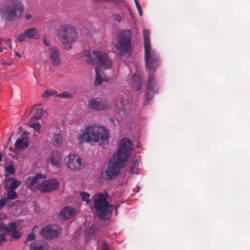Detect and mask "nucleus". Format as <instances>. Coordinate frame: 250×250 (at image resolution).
Listing matches in <instances>:
<instances>
[{"mask_svg":"<svg viewBox=\"0 0 250 250\" xmlns=\"http://www.w3.org/2000/svg\"><path fill=\"white\" fill-rule=\"evenodd\" d=\"M43 43L46 46H49L50 45L49 41L45 38L43 39Z\"/></svg>","mask_w":250,"mask_h":250,"instance_id":"37998d69","label":"nucleus"},{"mask_svg":"<svg viewBox=\"0 0 250 250\" xmlns=\"http://www.w3.org/2000/svg\"><path fill=\"white\" fill-rule=\"evenodd\" d=\"M56 97H60V98H65V99H68V98H71L73 97V95L72 94H69L67 92H63L62 93V94H58L56 95Z\"/></svg>","mask_w":250,"mask_h":250,"instance_id":"72a5a7b5","label":"nucleus"},{"mask_svg":"<svg viewBox=\"0 0 250 250\" xmlns=\"http://www.w3.org/2000/svg\"><path fill=\"white\" fill-rule=\"evenodd\" d=\"M101 247L102 248V250H109L107 244L105 242H103L102 243Z\"/></svg>","mask_w":250,"mask_h":250,"instance_id":"79ce46f5","label":"nucleus"},{"mask_svg":"<svg viewBox=\"0 0 250 250\" xmlns=\"http://www.w3.org/2000/svg\"><path fill=\"white\" fill-rule=\"evenodd\" d=\"M62 155L58 151H53L50 155L48 161L53 167L57 168H60L62 166L61 160Z\"/></svg>","mask_w":250,"mask_h":250,"instance_id":"dca6fc26","label":"nucleus"},{"mask_svg":"<svg viewBox=\"0 0 250 250\" xmlns=\"http://www.w3.org/2000/svg\"><path fill=\"white\" fill-rule=\"evenodd\" d=\"M134 2L135 3L136 8L138 11L139 15L140 16H142L143 15V10L141 6L139 4V2L138 0H134Z\"/></svg>","mask_w":250,"mask_h":250,"instance_id":"c9c22d12","label":"nucleus"},{"mask_svg":"<svg viewBox=\"0 0 250 250\" xmlns=\"http://www.w3.org/2000/svg\"><path fill=\"white\" fill-rule=\"evenodd\" d=\"M52 139L53 144L58 147L61 146L62 143V135L60 133H55L52 136H49Z\"/></svg>","mask_w":250,"mask_h":250,"instance_id":"5701e85b","label":"nucleus"},{"mask_svg":"<svg viewBox=\"0 0 250 250\" xmlns=\"http://www.w3.org/2000/svg\"><path fill=\"white\" fill-rule=\"evenodd\" d=\"M43 114V109L42 108H37L36 113L34 116H33L31 118V122H33L36 120L40 119Z\"/></svg>","mask_w":250,"mask_h":250,"instance_id":"a878e982","label":"nucleus"},{"mask_svg":"<svg viewBox=\"0 0 250 250\" xmlns=\"http://www.w3.org/2000/svg\"><path fill=\"white\" fill-rule=\"evenodd\" d=\"M133 146L130 140L124 138L120 142L119 149L110 160L107 169L105 171L106 178L111 180L116 177L124 167L130 155Z\"/></svg>","mask_w":250,"mask_h":250,"instance_id":"f257e3e1","label":"nucleus"},{"mask_svg":"<svg viewBox=\"0 0 250 250\" xmlns=\"http://www.w3.org/2000/svg\"><path fill=\"white\" fill-rule=\"evenodd\" d=\"M57 37L63 44H70L78 39L76 28L70 24L61 25L57 31Z\"/></svg>","mask_w":250,"mask_h":250,"instance_id":"0eeeda50","label":"nucleus"},{"mask_svg":"<svg viewBox=\"0 0 250 250\" xmlns=\"http://www.w3.org/2000/svg\"><path fill=\"white\" fill-rule=\"evenodd\" d=\"M61 232V229L58 226L50 225L42 229L40 234L45 239L51 240L57 237Z\"/></svg>","mask_w":250,"mask_h":250,"instance_id":"f8f14e48","label":"nucleus"},{"mask_svg":"<svg viewBox=\"0 0 250 250\" xmlns=\"http://www.w3.org/2000/svg\"><path fill=\"white\" fill-rule=\"evenodd\" d=\"M75 213V210L71 207H66L60 211V218L62 220L69 219Z\"/></svg>","mask_w":250,"mask_h":250,"instance_id":"aec40b11","label":"nucleus"},{"mask_svg":"<svg viewBox=\"0 0 250 250\" xmlns=\"http://www.w3.org/2000/svg\"><path fill=\"white\" fill-rule=\"evenodd\" d=\"M67 167L71 171H79L84 167V162L78 156L70 153L64 158Z\"/></svg>","mask_w":250,"mask_h":250,"instance_id":"6e6552de","label":"nucleus"},{"mask_svg":"<svg viewBox=\"0 0 250 250\" xmlns=\"http://www.w3.org/2000/svg\"><path fill=\"white\" fill-rule=\"evenodd\" d=\"M49 58L52 64L54 66H58L60 63V56L59 51L55 47L49 49Z\"/></svg>","mask_w":250,"mask_h":250,"instance_id":"a211bd4d","label":"nucleus"},{"mask_svg":"<svg viewBox=\"0 0 250 250\" xmlns=\"http://www.w3.org/2000/svg\"><path fill=\"white\" fill-rule=\"evenodd\" d=\"M10 150L11 151H12V148H10Z\"/></svg>","mask_w":250,"mask_h":250,"instance_id":"864d4df0","label":"nucleus"},{"mask_svg":"<svg viewBox=\"0 0 250 250\" xmlns=\"http://www.w3.org/2000/svg\"><path fill=\"white\" fill-rule=\"evenodd\" d=\"M49 246L45 242L36 241L30 244V250H49Z\"/></svg>","mask_w":250,"mask_h":250,"instance_id":"412c9836","label":"nucleus"},{"mask_svg":"<svg viewBox=\"0 0 250 250\" xmlns=\"http://www.w3.org/2000/svg\"><path fill=\"white\" fill-rule=\"evenodd\" d=\"M3 42H5L6 45L7 46V47L9 48L10 49H11L12 48V46L11 43V40L8 39L3 41Z\"/></svg>","mask_w":250,"mask_h":250,"instance_id":"ea45409f","label":"nucleus"},{"mask_svg":"<svg viewBox=\"0 0 250 250\" xmlns=\"http://www.w3.org/2000/svg\"><path fill=\"white\" fill-rule=\"evenodd\" d=\"M1 159H2V155H1V153H0V162L1 160Z\"/></svg>","mask_w":250,"mask_h":250,"instance_id":"3c124183","label":"nucleus"},{"mask_svg":"<svg viewBox=\"0 0 250 250\" xmlns=\"http://www.w3.org/2000/svg\"><path fill=\"white\" fill-rule=\"evenodd\" d=\"M111 18L114 21L119 22L121 21L122 17L120 14H114L112 15Z\"/></svg>","mask_w":250,"mask_h":250,"instance_id":"473e14b6","label":"nucleus"},{"mask_svg":"<svg viewBox=\"0 0 250 250\" xmlns=\"http://www.w3.org/2000/svg\"><path fill=\"white\" fill-rule=\"evenodd\" d=\"M93 229H92L87 230L84 232V236L86 239H88L89 237H91V236L90 235L91 233H93Z\"/></svg>","mask_w":250,"mask_h":250,"instance_id":"4c0bfd02","label":"nucleus"},{"mask_svg":"<svg viewBox=\"0 0 250 250\" xmlns=\"http://www.w3.org/2000/svg\"><path fill=\"white\" fill-rule=\"evenodd\" d=\"M1 45L0 44V53L3 51V48L1 46Z\"/></svg>","mask_w":250,"mask_h":250,"instance_id":"de8ad7c7","label":"nucleus"},{"mask_svg":"<svg viewBox=\"0 0 250 250\" xmlns=\"http://www.w3.org/2000/svg\"><path fill=\"white\" fill-rule=\"evenodd\" d=\"M80 56L88 63L98 65V67L95 68L96 79L94 83L95 86L101 85L103 81L107 82V80L102 77L99 70V68L106 69L112 66V62L106 53L100 51H90L86 50L82 52Z\"/></svg>","mask_w":250,"mask_h":250,"instance_id":"f03ea898","label":"nucleus"},{"mask_svg":"<svg viewBox=\"0 0 250 250\" xmlns=\"http://www.w3.org/2000/svg\"><path fill=\"white\" fill-rule=\"evenodd\" d=\"M128 83L132 86L135 90H139L141 89L142 83L139 75L135 73L132 74L128 80Z\"/></svg>","mask_w":250,"mask_h":250,"instance_id":"6ab92c4d","label":"nucleus"},{"mask_svg":"<svg viewBox=\"0 0 250 250\" xmlns=\"http://www.w3.org/2000/svg\"><path fill=\"white\" fill-rule=\"evenodd\" d=\"M88 106L90 109L99 111L106 110L111 107L106 99L99 97L90 100Z\"/></svg>","mask_w":250,"mask_h":250,"instance_id":"9d476101","label":"nucleus"},{"mask_svg":"<svg viewBox=\"0 0 250 250\" xmlns=\"http://www.w3.org/2000/svg\"><path fill=\"white\" fill-rule=\"evenodd\" d=\"M39 38V35L36 29L31 28L26 29L24 32L19 35L17 37L18 41L19 42H22L27 39H37Z\"/></svg>","mask_w":250,"mask_h":250,"instance_id":"2eb2a0df","label":"nucleus"},{"mask_svg":"<svg viewBox=\"0 0 250 250\" xmlns=\"http://www.w3.org/2000/svg\"><path fill=\"white\" fill-rule=\"evenodd\" d=\"M109 134L104 126L91 125L86 126L79 135L78 140L81 144L84 142H99L106 144L108 142Z\"/></svg>","mask_w":250,"mask_h":250,"instance_id":"7ed1b4c3","label":"nucleus"},{"mask_svg":"<svg viewBox=\"0 0 250 250\" xmlns=\"http://www.w3.org/2000/svg\"><path fill=\"white\" fill-rule=\"evenodd\" d=\"M32 18V16L31 15H27L26 16V18L27 20H30V19H31Z\"/></svg>","mask_w":250,"mask_h":250,"instance_id":"a18cd8bd","label":"nucleus"},{"mask_svg":"<svg viewBox=\"0 0 250 250\" xmlns=\"http://www.w3.org/2000/svg\"><path fill=\"white\" fill-rule=\"evenodd\" d=\"M9 180H11L12 181L9 186H8L7 184L5 185L4 188L6 190H8L9 189L15 190L21 184V181L16 179L7 178L6 179V181Z\"/></svg>","mask_w":250,"mask_h":250,"instance_id":"4be33fe9","label":"nucleus"},{"mask_svg":"<svg viewBox=\"0 0 250 250\" xmlns=\"http://www.w3.org/2000/svg\"><path fill=\"white\" fill-rule=\"evenodd\" d=\"M80 196L82 199L86 202V203H89L90 202V200L89 199L90 194L86 192H81L80 193Z\"/></svg>","mask_w":250,"mask_h":250,"instance_id":"c85d7f7f","label":"nucleus"},{"mask_svg":"<svg viewBox=\"0 0 250 250\" xmlns=\"http://www.w3.org/2000/svg\"><path fill=\"white\" fill-rule=\"evenodd\" d=\"M1 228L8 234H10L12 232L14 231L17 229V227L15 223L11 222L9 223L7 225H3Z\"/></svg>","mask_w":250,"mask_h":250,"instance_id":"b1692460","label":"nucleus"},{"mask_svg":"<svg viewBox=\"0 0 250 250\" xmlns=\"http://www.w3.org/2000/svg\"><path fill=\"white\" fill-rule=\"evenodd\" d=\"M29 146V139L26 132H24L15 143V147L18 149H23Z\"/></svg>","mask_w":250,"mask_h":250,"instance_id":"f3484780","label":"nucleus"},{"mask_svg":"<svg viewBox=\"0 0 250 250\" xmlns=\"http://www.w3.org/2000/svg\"><path fill=\"white\" fill-rule=\"evenodd\" d=\"M15 172V169L13 165H9L7 166L5 169V176L7 177L13 174Z\"/></svg>","mask_w":250,"mask_h":250,"instance_id":"bb28decb","label":"nucleus"},{"mask_svg":"<svg viewBox=\"0 0 250 250\" xmlns=\"http://www.w3.org/2000/svg\"><path fill=\"white\" fill-rule=\"evenodd\" d=\"M71 46L70 45H69L68 46H67L65 47V49L66 50H69L70 48H71Z\"/></svg>","mask_w":250,"mask_h":250,"instance_id":"49530a36","label":"nucleus"},{"mask_svg":"<svg viewBox=\"0 0 250 250\" xmlns=\"http://www.w3.org/2000/svg\"><path fill=\"white\" fill-rule=\"evenodd\" d=\"M158 88L155 81V77L153 74H150L147 79V89L146 92V98L147 101L151 99L154 93L157 92Z\"/></svg>","mask_w":250,"mask_h":250,"instance_id":"4468645a","label":"nucleus"},{"mask_svg":"<svg viewBox=\"0 0 250 250\" xmlns=\"http://www.w3.org/2000/svg\"><path fill=\"white\" fill-rule=\"evenodd\" d=\"M5 14L9 19L20 17L23 11L21 3L18 0H11L7 3Z\"/></svg>","mask_w":250,"mask_h":250,"instance_id":"1a4fd4ad","label":"nucleus"},{"mask_svg":"<svg viewBox=\"0 0 250 250\" xmlns=\"http://www.w3.org/2000/svg\"><path fill=\"white\" fill-rule=\"evenodd\" d=\"M7 191V198L9 200H14L17 197V192L13 190L9 189Z\"/></svg>","mask_w":250,"mask_h":250,"instance_id":"cd10ccee","label":"nucleus"},{"mask_svg":"<svg viewBox=\"0 0 250 250\" xmlns=\"http://www.w3.org/2000/svg\"><path fill=\"white\" fill-rule=\"evenodd\" d=\"M46 177L45 174L38 173L34 176L28 177L25 182V185L32 191H39L40 183H38V181L40 179H45Z\"/></svg>","mask_w":250,"mask_h":250,"instance_id":"ddd939ff","label":"nucleus"},{"mask_svg":"<svg viewBox=\"0 0 250 250\" xmlns=\"http://www.w3.org/2000/svg\"><path fill=\"white\" fill-rule=\"evenodd\" d=\"M145 59L146 68L149 73L153 72L160 64V57L157 51L152 48L150 43L149 31L143 30Z\"/></svg>","mask_w":250,"mask_h":250,"instance_id":"20e7f679","label":"nucleus"},{"mask_svg":"<svg viewBox=\"0 0 250 250\" xmlns=\"http://www.w3.org/2000/svg\"><path fill=\"white\" fill-rule=\"evenodd\" d=\"M139 161L138 160H136L133 162L132 164V166H131L130 171L132 174H134L136 173V167L139 165Z\"/></svg>","mask_w":250,"mask_h":250,"instance_id":"2f4dec72","label":"nucleus"},{"mask_svg":"<svg viewBox=\"0 0 250 250\" xmlns=\"http://www.w3.org/2000/svg\"><path fill=\"white\" fill-rule=\"evenodd\" d=\"M131 38V32L129 30L122 31L117 34L115 46L121 57H126L130 54L132 48Z\"/></svg>","mask_w":250,"mask_h":250,"instance_id":"423d86ee","label":"nucleus"},{"mask_svg":"<svg viewBox=\"0 0 250 250\" xmlns=\"http://www.w3.org/2000/svg\"><path fill=\"white\" fill-rule=\"evenodd\" d=\"M3 42L0 38V44L2 45V42Z\"/></svg>","mask_w":250,"mask_h":250,"instance_id":"8fccbe9b","label":"nucleus"},{"mask_svg":"<svg viewBox=\"0 0 250 250\" xmlns=\"http://www.w3.org/2000/svg\"><path fill=\"white\" fill-rule=\"evenodd\" d=\"M6 218V216L2 213H0V220H2Z\"/></svg>","mask_w":250,"mask_h":250,"instance_id":"c03bdc74","label":"nucleus"},{"mask_svg":"<svg viewBox=\"0 0 250 250\" xmlns=\"http://www.w3.org/2000/svg\"><path fill=\"white\" fill-rule=\"evenodd\" d=\"M16 55L17 56L19 57H21V54H20L19 53H17L16 54Z\"/></svg>","mask_w":250,"mask_h":250,"instance_id":"09e8293b","label":"nucleus"},{"mask_svg":"<svg viewBox=\"0 0 250 250\" xmlns=\"http://www.w3.org/2000/svg\"><path fill=\"white\" fill-rule=\"evenodd\" d=\"M6 64V63H5V62H2V63H1V64H2V65H3V64Z\"/></svg>","mask_w":250,"mask_h":250,"instance_id":"603ef678","label":"nucleus"},{"mask_svg":"<svg viewBox=\"0 0 250 250\" xmlns=\"http://www.w3.org/2000/svg\"><path fill=\"white\" fill-rule=\"evenodd\" d=\"M108 195L107 192H100L92 197V211L100 219L105 220L111 213L114 206L108 201Z\"/></svg>","mask_w":250,"mask_h":250,"instance_id":"39448f33","label":"nucleus"},{"mask_svg":"<svg viewBox=\"0 0 250 250\" xmlns=\"http://www.w3.org/2000/svg\"><path fill=\"white\" fill-rule=\"evenodd\" d=\"M31 127L37 132H40L41 126L39 123H36L31 125Z\"/></svg>","mask_w":250,"mask_h":250,"instance_id":"f704fd0d","label":"nucleus"},{"mask_svg":"<svg viewBox=\"0 0 250 250\" xmlns=\"http://www.w3.org/2000/svg\"><path fill=\"white\" fill-rule=\"evenodd\" d=\"M125 98H127V99H126L125 101L124 98V99H121L120 102L122 104L123 110L126 112L130 110L132 106V104L128 102L129 97L128 96L126 95Z\"/></svg>","mask_w":250,"mask_h":250,"instance_id":"393cba45","label":"nucleus"},{"mask_svg":"<svg viewBox=\"0 0 250 250\" xmlns=\"http://www.w3.org/2000/svg\"><path fill=\"white\" fill-rule=\"evenodd\" d=\"M57 92L53 90H46L44 91V92L42 94V97L44 98H48L51 95H54Z\"/></svg>","mask_w":250,"mask_h":250,"instance_id":"7c9ffc66","label":"nucleus"},{"mask_svg":"<svg viewBox=\"0 0 250 250\" xmlns=\"http://www.w3.org/2000/svg\"><path fill=\"white\" fill-rule=\"evenodd\" d=\"M5 234L3 233H0V245L3 242L6 241Z\"/></svg>","mask_w":250,"mask_h":250,"instance_id":"a19ab883","label":"nucleus"},{"mask_svg":"<svg viewBox=\"0 0 250 250\" xmlns=\"http://www.w3.org/2000/svg\"><path fill=\"white\" fill-rule=\"evenodd\" d=\"M7 201V199L6 198H3L0 200V209H2L3 207L6 204Z\"/></svg>","mask_w":250,"mask_h":250,"instance_id":"58836bf2","label":"nucleus"},{"mask_svg":"<svg viewBox=\"0 0 250 250\" xmlns=\"http://www.w3.org/2000/svg\"><path fill=\"white\" fill-rule=\"evenodd\" d=\"M60 183L56 179L45 180L40 183L39 191L42 193H49L58 189Z\"/></svg>","mask_w":250,"mask_h":250,"instance_id":"9b49d317","label":"nucleus"},{"mask_svg":"<svg viewBox=\"0 0 250 250\" xmlns=\"http://www.w3.org/2000/svg\"><path fill=\"white\" fill-rule=\"evenodd\" d=\"M9 235L13 238L19 239L21 238L22 236V233L18 230L15 229L14 231L12 232Z\"/></svg>","mask_w":250,"mask_h":250,"instance_id":"c756f323","label":"nucleus"},{"mask_svg":"<svg viewBox=\"0 0 250 250\" xmlns=\"http://www.w3.org/2000/svg\"><path fill=\"white\" fill-rule=\"evenodd\" d=\"M36 238V235L33 232H31L27 236V238L26 239V241L24 242L25 243L26 241H32L35 239Z\"/></svg>","mask_w":250,"mask_h":250,"instance_id":"e433bc0d","label":"nucleus"},{"mask_svg":"<svg viewBox=\"0 0 250 250\" xmlns=\"http://www.w3.org/2000/svg\"><path fill=\"white\" fill-rule=\"evenodd\" d=\"M21 128H22L21 127H19V130H20Z\"/></svg>","mask_w":250,"mask_h":250,"instance_id":"5fc2aeb1","label":"nucleus"}]
</instances>
